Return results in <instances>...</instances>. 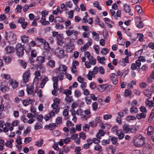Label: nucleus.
<instances>
[{"mask_svg": "<svg viewBox=\"0 0 154 154\" xmlns=\"http://www.w3.org/2000/svg\"><path fill=\"white\" fill-rule=\"evenodd\" d=\"M144 138L141 135H139L134 140V144L137 147H142L144 143Z\"/></svg>", "mask_w": 154, "mask_h": 154, "instance_id": "obj_1", "label": "nucleus"}, {"mask_svg": "<svg viewBox=\"0 0 154 154\" xmlns=\"http://www.w3.org/2000/svg\"><path fill=\"white\" fill-rule=\"evenodd\" d=\"M5 38L8 41L12 42V41L15 40V35L13 33L11 32H7L5 31Z\"/></svg>", "mask_w": 154, "mask_h": 154, "instance_id": "obj_2", "label": "nucleus"}, {"mask_svg": "<svg viewBox=\"0 0 154 154\" xmlns=\"http://www.w3.org/2000/svg\"><path fill=\"white\" fill-rule=\"evenodd\" d=\"M16 54L20 57H22L24 54V49L22 45L17 44L16 46Z\"/></svg>", "mask_w": 154, "mask_h": 154, "instance_id": "obj_3", "label": "nucleus"}, {"mask_svg": "<svg viewBox=\"0 0 154 154\" xmlns=\"http://www.w3.org/2000/svg\"><path fill=\"white\" fill-rule=\"evenodd\" d=\"M31 73L29 69L26 71L23 75V80L24 83L28 82L29 80Z\"/></svg>", "mask_w": 154, "mask_h": 154, "instance_id": "obj_4", "label": "nucleus"}, {"mask_svg": "<svg viewBox=\"0 0 154 154\" xmlns=\"http://www.w3.org/2000/svg\"><path fill=\"white\" fill-rule=\"evenodd\" d=\"M55 54L60 59L64 57V51L60 47H58L55 50Z\"/></svg>", "mask_w": 154, "mask_h": 154, "instance_id": "obj_5", "label": "nucleus"}, {"mask_svg": "<svg viewBox=\"0 0 154 154\" xmlns=\"http://www.w3.org/2000/svg\"><path fill=\"white\" fill-rule=\"evenodd\" d=\"M67 70V67L64 65L61 64L58 68L56 69V72H61L63 74H66Z\"/></svg>", "mask_w": 154, "mask_h": 154, "instance_id": "obj_6", "label": "nucleus"}, {"mask_svg": "<svg viewBox=\"0 0 154 154\" xmlns=\"http://www.w3.org/2000/svg\"><path fill=\"white\" fill-rule=\"evenodd\" d=\"M57 43V44L60 46H62L63 44V34L60 33L58 34L56 37Z\"/></svg>", "mask_w": 154, "mask_h": 154, "instance_id": "obj_7", "label": "nucleus"}, {"mask_svg": "<svg viewBox=\"0 0 154 154\" xmlns=\"http://www.w3.org/2000/svg\"><path fill=\"white\" fill-rule=\"evenodd\" d=\"M110 79L112 83L115 85H117L119 82L117 75L114 73H112L110 75Z\"/></svg>", "mask_w": 154, "mask_h": 154, "instance_id": "obj_8", "label": "nucleus"}, {"mask_svg": "<svg viewBox=\"0 0 154 154\" xmlns=\"http://www.w3.org/2000/svg\"><path fill=\"white\" fill-rule=\"evenodd\" d=\"M60 102V99L57 97H55L54 99V103L52 104L51 106L52 108H59L58 107Z\"/></svg>", "mask_w": 154, "mask_h": 154, "instance_id": "obj_9", "label": "nucleus"}, {"mask_svg": "<svg viewBox=\"0 0 154 154\" xmlns=\"http://www.w3.org/2000/svg\"><path fill=\"white\" fill-rule=\"evenodd\" d=\"M66 35L67 36H69L73 34H74V36L75 37H76V36L78 35V31H77L75 30H67L66 31Z\"/></svg>", "mask_w": 154, "mask_h": 154, "instance_id": "obj_10", "label": "nucleus"}, {"mask_svg": "<svg viewBox=\"0 0 154 154\" xmlns=\"http://www.w3.org/2000/svg\"><path fill=\"white\" fill-rule=\"evenodd\" d=\"M8 83L12 86L13 89L16 88L18 85V83L16 80L12 79H11L9 81Z\"/></svg>", "mask_w": 154, "mask_h": 154, "instance_id": "obj_11", "label": "nucleus"}, {"mask_svg": "<svg viewBox=\"0 0 154 154\" xmlns=\"http://www.w3.org/2000/svg\"><path fill=\"white\" fill-rule=\"evenodd\" d=\"M5 51L7 54H10L13 53L15 51L14 48L12 46H8L5 48Z\"/></svg>", "mask_w": 154, "mask_h": 154, "instance_id": "obj_12", "label": "nucleus"}, {"mask_svg": "<svg viewBox=\"0 0 154 154\" xmlns=\"http://www.w3.org/2000/svg\"><path fill=\"white\" fill-rule=\"evenodd\" d=\"M52 109H53L49 113V115L51 118L52 117H54L55 114H57L60 110V108H52Z\"/></svg>", "mask_w": 154, "mask_h": 154, "instance_id": "obj_13", "label": "nucleus"}, {"mask_svg": "<svg viewBox=\"0 0 154 154\" xmlns=\"http://www.w3.org/2000/svg\"><path fill=\"white\" fill-rule=\"evenodd\" d=\"M32 100L29 98H27L26 99L23 100L22 103L24 106H26L30 103H32Z\"/></svg>", "mask_w": 154, "mask_h": 154, "instance_id": "obj_14", "label": "nucleus"}, {"mask_svg": "<svg viewBox=\"0 0 154 154\" xmlns=\"http://www.w3.org/2000/svg\"><path fill=\"white\" fill-rule=\"evenodd\" d=\"M145 103L146 104V106H148V107L150 108L154 106V100L150 101L148 99L146 100Z\"/></svg>", "mask_w": 154, "mask_h": 154, "instance_id": "obj_15", "label": "nucleus"}, {"mask_svg": "<svg viewBox=\"0 0 154 154\" xmlns=\"http://www.w3.org/2000/svg\"><path fill=\"white\" fill-rule=\"evenodd\" d=\"M104 20L105 23L107 24L109 27L110 28H112V24L114 25V23L113 21L110 20L108 18L106 17L104 18Z\"/></svg>", "mask_w": 154, "mask_h": 154, "instance_id": "obj_16", "label": "nucleus"}, {"mask_svg": "<svg viewBox=\"0 0 154 154\" xmlns=\"http://www.w3.org/2000/svg\"><path fill=\"white\" fill-rule=\"evenodd\" d=\"M124 133H129L130 126L127 124H124L122 127Z\"/></svg>", "mask_w": 154, "mask_h": 154, "instance_id": "obj_17", "label": "nucleus"}, {"mask_svg": "<svg viewBox=\"0 0 154 154\" xmlns=\"http://www.w3.org/2000/svg\"><path fill=\"white\" fill-rule=\"evenodd\" d=\"M95 75L91 71H90L88 72V74L86 75V77L89 80H91L92 78H94Z\"/></svg>", "mask_w": 154, "mask_h": 154, "instance_id": "obj_18", "label": "nucleus"}, {"mask_svg": "<svg viewBox=\"0 0 154 154\" xmlns=\"http://www.w3.org/2000/svg\"><path fill=\"white\" fill-rule=\"evenodd\" d=\"M57 125L55 123L50 124L49 125H46L45 128H47L48 129H49L50 130H52L54 129L56 127ZM47 128H45L46 130H47Z\"/></svg>", "mask_w": 154, "mask_h": 154, "instance_id": "obj_19", "label": "nucleus"}, {"mask_svg": "<svg viewBox=\"0 0 154 154\" xmlns=\"http://www.w3.org/2000/svg\"><path fill=\"white\" fill-rule=\"evenodd\" d=\"M49 80V79L47 77H46L43 79L40 84V87L41 88H42L46 84L47 82Z\"/></svg>", "mask_w": 154, "mask_h": 154, "instance_id": "obj_20", "label": "nucleus"}, {"mask_svg": "<svg viewBox=\"0 0 154 154\" xmlns=\"http://www.w3.org/2000/svg\"><path fill=\"white\" fill-rule=\"evenodd\" d=\"M154 133V128L153 127L149 126L147 128V134L148 135H152Z\"/></svg>", "mask_w": 154, "mask_h": 154, "instance_id": "obj_21", "label": "nucleus"}, {"mask_svg": "<svg viewBox=\"0 0 154 154\" xmlns=\"http://www.w3.org/2000/svg\"><path fill=\"white\" fill-rule=\"evenodd\" d=\"M116 134L118 136L119 140L122 139L125 136L124 134L121 130L118 131V132L116 133Z\"/></svg>", "mask_w": 154, "mask_h": 154, "instance_id": "obj_22", "label": "nucleus"}, {"mask_svg": "<svg viewBox=\"0 0 154 154\" xmlns=\"http://www.w3.org/2000/svg\"><path fill=\"white\" fill-rule=\"evenodd\" d=\"M146 114L144 113H141L137 114L136 117L138 119H140L142 118L144 119L146 118Z\"/></svg>", "mask_w": 154, "mask_h": 154, "instance_id": "obj_23", "label": "nucleus"}, {"mask_svg": "<svg viewBox=\"0 0 154 154\" xmlns=\"http://www.w3.org/2000/svg\"><path fill=\"white\" fill-rule=\"evenodd\" d=\"M124 10L127 13H129L131 12V9L129 6L126 4L123 5Z\"/></svg>", "mask_w": 154, "mask_h": 154, "instance_id": "obj_24", "label": "nucleus"}, {"mask_svg": "<svg viewBox=\"0 0 154 154\" xmlns=\"http://www.w3.org/2000/svg\"><path fill=\"white\" fill-rule=\"evenodd\" d=\"M34 89V86L33 85L28 86L27 88V92L28 94H32Z\"/></svg>", "mask_w": 154, "mask_h": 154, "instance_id": "obj_25", "label": "nucleus"}, {"mask_svg": "<svg viewBox=\"0 0 154 154\" xmlns=\"http://www.w3.org/2000/svg\"><path fill=\"white\" fill-rule=\"evenodd\" d=\"M45 17L42 16L40 22L43 25H48L50 23L48 21H46Z\"/></svg>", "mask_w": 154, "mask_h": 154, "instance_id": "obj_26", "label": "nucleus"}, {"mask_svg": "<svg viewBox=\"0 0 154 154\" xmlns=\"http://www.w3.org/2000/svg\"><path fill=\"white\" fill-rule=\"evenodd\" d=\"M63 114L64 117L65 119L66 120L69 118V112L67 109H65L63 111Z\"/></svg>", "mask_w": 154, "mask_h": 154, "instance_id": "obj_27", "label": "nucleus"}, {"mask_svg": "<svg viewBox=\"0 0 154 154\" xmlns=\"http://www.w3.org/2000/svg\"><path fill=\"white\" fill-rule=\"evenodd\" d=\"M144 94L146 97L148 98L151 97L152 93L149 90L146 89L145 90L143 91Z\"/></svg>", "mask_w": 154, "mask_h": 154, "instance_id": "obj_28", "label": "nucleus"}, {"mask_svg": "<svg viewBox=\"0 0 154 154\" xmlns=\"http://www.w3.org/2000/svg\"><path fill=\"white\" fill-rule=\"evenodd\" d=\"M92 38L96 41H98L99 38V34L95 32H92Z\"/></svg>", "mask_w": 154, "mask_h": 154, "instance_id": "obj_29", "label": "nucleus"}, {"mask_svg": "<svg viewBox=\"0 0 154 154\" xmlns=\"http://www.w3.org/2000/svg\"><path fill=\"white\" fill-rule=\"evenodd\" d=\"M36 61L39 63H43L45 61V57L41 56H38L37 57Z\"/></svg>", "mask_w": 154, "mask_h": 154, "instance_id": "obj_30", "label": "nucleus"}, {"mask_svg": "<svg viewBox=\"0 0 154 154\" xmlns=\"http://www.w3.org/2000/svg\"><path fill=\"white\" fill-rule=\"evenodd\" d=\"M136 24L137 27L139 28H141L143 27V24L142 22L140 21L139 20H137L136 22Z\"/></svg>", "mask_w": 154, "mask_h": 154, "instance_id": "obj_31", "label": "nucleus"}, {"mask_svg": "<svg viewBox=\"0 0 154 154\" xmlns=\"http://www.w3.org/2000/svg\"><path fill=\"white\" fill-rule=\"evenodd\" d=\"M14 140L11 139L10 140L7 141L6 142L5 145L7 146L10 148H11L13 146L12 143L14 142Z\"/></svg>", "mask_w": 154, "mask_h": 154, "instance_id": "obj_32", "label": "nucleus"}, {"mask_svg": "<svg viewBox=\"0 0 154 154\" xmlns=\"http://www.w3.org/2000/svg\"><path fill=\"white\" fill-rule=\"evenodd\" d=\"M110 141L111 140L112 143L113 144H116L118 141V138L116 137H112L111 136L109 137Z\"/></svg>", "mask_w": 154, "mask_h": 154, "instance_id": "obj_33", "label": "nucleus"}, {"mask_svg": "<svg viewBox=\"0 0 154 154\" xmlns=\"http://www.w3.org/2000/svg\"><path fill=\"white\" fill-rule=\"evenodd\" d=\"M63 21V19L60 17H57L54 19V22L56 24L59 23Z\"/></svg>", "mask_w": 154, "mask_h": 154, "instance_id": "obj_34", "label": "nucleus"}, {"mask_svg": "<svg viewBox=\"0 0 154 154\" xmlns=\"http://www.w3.org/2000/svg\"><path fill=\"white\" fill-rule=\"evenodd\" d=\"M138 112V109L137 108L135 107L134 106H132V107L130 108V112L131 113H137Z\"/></svg>", "mask_w": 154, "mask_h": 154, "instance_id": "obj_35", "label": "nucleus"}, {"mask_svg": "<svg viewBox=\"0 0 154 154\" xmlns=\"http://www.w3.org/2000/svg\"><path fill=\"white\" fill-rule=\"evenodd\" d=\"M44 49L45 50H49L51 48L49 46V44L46 41L43 44Z\"/></svg>", "mask_w": 154, "mask_h": 154, "instance_id": "obj_36", "label": "nucleus"}, {"mask_svg": "<svg viewBox=\"0 0 154 154\" xmlns=\"http://www.w3.org/2000/svg\"><path fill=\"white\" fill-rule=\"evenodd\" d=\"M65 100L67 102H71L73 101L72 96L70 95L66 96Z\"/></svg>", "mask_w": 154, "mask_h": 154, "instance_id": "obj_37", "label": "nucleus"}, {"mask_svg": "<svg viewBox=\"0 0 154 154\" xmlns=\"http://www.w3.org/2000/svg\"><path fill=\"white\" fill-rule=\"evenodd\" d=\"M132 93V91L128 89H125V91L124 95L125 97L130 96L131 95Z\"/></svg>", "mask_w": 154, "mask_h": 154, "instance_id": "obj_38", "label": "nucleus"}, {"mask_svg": "<svg viewBox=\"0 0 154 154\" xmlns=\"http://www.w3.org/2000/svg\"><path fill=\"white\" fill-rule=\"evenodd\" d=\"M35 41L38 42H40L42 44H44L45 42V40L44 39L40 37H38L35 38Z\"/></svg>", "mask_w": 154, "mask_h": 154, "instance_id": "obj_39", "label": "nucleus"}, {"mask_svg": "<svg viewBox=\"0 0 154 154\" xmlns=\"http://www.w3.org/2000/svg\"><path fill=\"white\" fill-rule=\"evenodd\" d=\"M59 12L60 13H61L62 11V10H61L59 6H57V8L53 12V14L56 15H57V14Z\"/></svg>", "mask_w": 154, "mask_h": 154, "instance_id": "obj_40", "label": "nucleus"}, {"mask_svg": "<svg viewBox=\"0 0 154 154\" xmlns=\"http://www.w3.org/2000/svg\"><path fill=\"white\" fill-rule=\"evenodd\" d=\"M38 70L39 69V71L40 72L44 73L45 71V68L42 65L39 66L38 67Z\"/></svg>", "mask_w": 154, "mask_h": 154, "instance_id": "obj_41", "label": "nucleus"}, {"mask_svg": "<svg viewBox=\"0 0 154 154\" xmlns=\"http://www.w3.org/2000/svg\"><path fill=\"white\" fill-rule=\"evenodd\" d=\"M82 95L81 91L78 90H76L74 92V96L76 97H79Z\"/></svg>", "mask_w": 154, "mask_h": 154, "instance_id": "obj_42", "label": "nucleus"}, {"mask_svg": "<svg viewBox=\"0 0 154 154\" xmlns=\"http://www.w3.org/2000/svg\"><path fill=\"white\" fill-rule=\"evenodd\" d=\"M94 149L96 151H98L100 152H101L102 151V149L101 146L98 144L96 145L94 147Z\"/></svg>", "mask_w": 154, "mask_h": 154, "instance_id": "obj_43", "label": "nucleus"}, {"mask_svg": "<svg viewBox=\"0 0 154 154\" xmlns=\"http://www.w3.org/2000/svg\"><path fill=\"white\" fill-rule=\"evenodd\" d=\"M106 84L102 85L99 86L98 89L99 91L100 92H102L105 90L106 88L107 87L106 86Z\"/></svg>", "mask_w": 154, "mask_h": 154, "instance_id": "obj_44", "label": "nucleus"}, {"mask_svg": "<svg viewBox=\"0 0 154 154\" xmlns=\"http://www.w3.org/2000/svg\"><path fill=\"white\" fill-rule=\"evenodd\" d=\"M76 114V112L75 110H73V111H72L71 114L73 116L72 120L75 122H76L77 120V118L75 116Z\"/></svg>", "mask_w": 154, "mask_h": 154, "instance_id": "obj_45", "label": "nucleus"}, {"mask_svg": "<svg viewBox=\"0 0 154 154\" xmlns=\"http://www.w3.org/2000/svg\"><path fill=\"white\" fill-rule=\"evenodd\" d=\"M81 118L82 120L85 121L87 120L88 119L90 118V116L85 114H84V113L83 112V114L81 116Z\"/></svg>", "mask_w": 154, "mask_h": 154, "instance_id": "obj_46", "label": "nucleus"}, {"mask_svg": "<svg viewBox=\"0 0 154 154\" xmlns=\"http://www.w3.org/2000/svg\"><path fill=\"white\" fill-rule=\"evenodd\" d=\"M109 52V50L106 48H103L100 51L101 53L103 55H105Z\"/></svg>", "mask_w": 154, "mask_h": 154, "instance_id": "obj_47", "label": "nucleus"}, {"mask_svg": "<svg viewBox=\"0 0 154 154\" xmlns=\"http://www.w3.org/2000/svg\"><path fill=\"white\" fill-rule=\"evenodd\" d=\"M102 144L103 145H106L107 144H109L110 143V139H109V137L108 139L107 140H103L102 141Z\"/></svg>", "mask_w": 154, "mask_h": 154, "instance_id": "obj_48", "label": "nucleus"}, {"mask_svg": "<svg viewBox=\"0 0 154 154\" xmlns=\"http://www.w3.org/2000/svg\"><path fill=\"white\" fill-rule=\"evenodd\" d=\"M36 29L31 28L29 29L27 31V33H29L30 34H33L36 32Z\"/></svg>", "mask_w": 154, "mask_h": 154, "instance_id": "obj_49", "label": "nucleus"}, {"mask_svg": "<svg viewBox=\"0 0 154 154\" xmlns=\"http://www.w3.org/2000/svg\"><path fill=\"white\" fill-rule=\"evenodd\" d=\"M89 125L91 127H94L96 126L97 125V122L94 121H93L90 122L89 123Z\"/></svg>", "mask_w": 154, "mask_h": 154, "instance_id": "obj_50", "label": "nucleus"}, {"mask_svg": "<svg viewBox=\"0 0 154 154\" xmlns=\"http://www.w3.org/2000/svg\"><path fill=\"white\" fill-rule=\"evenodd\" d=\"M19 61L20 62L21 65L22 66V67L23 68L25 69L27 66L26 63L22 60H19Z\"/></svg>", "mask_w": 154, "mask_h": 154, "instance_id": "obj_51", "label": "nucleus"}, {"mask_svg": "<svg viewBox=\"0 0 154 154\" xmlns=\"http://www.w3.org/2000/svg\"><path fill=\"white\" fill-rule=\"evenodd\" d=\"M23 7L22 6L18 5L17 6L15 9V11L16 12H20L21 11Z\"/></svg>", "mask_w": 154, "mask_h": 154, "instance_id": "obj_52", "label": "nucleus"}, {"mask_svg": "<svg viewBox=\"0 0 154 154\" xmlns=\"http://www.w3.org/2000/svg\"><path fill=\"white\" fill-rule=\"evenodd\" d=\"M1 76L3 79L6 80H8L11 78L10 75L8 74H2Z\"/></svg>", "mask_w": 154, "mask_h": 154, "instance_id": "obj_53", "label": "nucleus"}, {"mask_svg": "<svg viewBox=\"0 0 154 154\" xmlns=\"http://www.w3.org/2000/svg\"><path fill=\"white\" fill-rule=\"evenodd\" d=\"M94 6V7L97 8L98 10H101V7L100 6L99 3L97 1H95L94 2L93 4Z\"/></svg>", "mask_w": 154, "mask_h": 154, "instance_id": "obj_54", "label": "nucleus"}, {"mask_svg": "<svg viewBox=\"0 0 154 154\" xmlns=\"http://www.w3.org/2000/svg\"><path fill=\"white\" fill-rule=\"evenodd\" d=\"M28 37L25 35L22 36L21 37L22 41L24 43L27 42L28 41Z\"/></svg>", "mask_w": 154, "mask_h": 154, "instance_id": "obj_55", "label": "nucleus"}, {"mask_svg": "<svg viewBox=\"0 0 154 154\" xmlns=\"http://www.w3.org/2000/svg\"><path fill=\"white\" fill-rule=\"evenodd\" d=\"M63 93L66 94V96L70 95L72 94V91L71 90L66 89L63 91Z\"/></svg>", "mask_w": 154, "mask_h": 154, "instance_id": "obj_56", "label": "nucleus"}, {"mask_svg": "<svg viewBox=\"0 0 154 154\" xmlns=\"http://www.w3.org/2000/svg\"><path fill=\"white\" fill-rule=\"evenodd\" d=\"M4 141L3 140H0V151H2L4 149Z\"/></svg>", "mask_w": 154, "mask_h": 154, "instance_id": "obj_57", "label": "nucleus"}, {"mask_svg": "<svg viewBox=\"0 0 154 154\" xmlns=\"http://www.w3.org/2000/svg\"><path fill=\"white\" fill-rule=\"evenodd\" d=\"M92 106L94 110H96L98 107V103L96 102H93L92 104Z\"/></svg>", "mask_w": 154, "mask_h": 154, "instance_id": "obj_58", "label": "nucleus"}, {"mask_svg": "<svg viewBox=\"0 0 154 154\" xmlns=\"http://www.w3.org/2000/svg\"><path fill=\"white\" fill-rule=\"evenodd\" d=\"M42 128V126L41 124L37 123L34 126V129L35 130H38L41 129Z\"/></svg>", "mask_w": 154, "mask_h": 154, "instance_id": "obj_59", "label": "nucleus"}, {"mask_svg": "<svg viewBox=\"0 0 154 154\" xmlns=\"http://www.w3.org/2000/svg\"><path fill=\"white\" fill-rule=\"evenodd\" d=\"M66 46L70 47L72 48H75V45L72 42L71 40H69V42H67L66 44Z\"/></svg>", "mask_w": 154, "mask_h": 154, "instance_id": "obj_60", "label": "nucleus"}, {"mask_svg": "<svg viewBox=\"0 0 154 154\" xmlns=\"http://www.w3.org/2000/svg\"><path fill=\"white\" fill-rule=\"evenodd\" d=\"M137 129L136 127H130V131L129 133H134L137 131Z\"/></svg>", "mask_w": 154, "mask_h": 154, "instance_id": "obj_61", "label": "nucleus"}, {"mask_svg": "<svg viewBox=\"0 0 154 154\" xmlns=\"http://www.w3.org/2000/svg\"><path fill=\"white\" fill-rule=\"evenodd\" d=\"M135 8L137 12L140 14H141L142 13V10L140 6L137 5L135 7Z\"/></svg>", "mask_w": 154, "mask_h": 154, "instance_id": "obj_62", "label": "nucleus"}, {"mask_svg": "<svg viewBox=\"0 0 154 154\" xmlns=\"http://www.w3.org/2000/svg\"><path fill=\"white\" fill-rule=\"evenodd\" d=\"M88 60L90 62L91 64L93 65L95 64L96 63V60L93 58V56L92 57V58L91 57V58H90Z\"/></svg>", "mask_w": 154, "mask_h": 154, "instance_id": "obj_63", "label": "nucleus"}, {"mask_svg": "<svg viewBox=\"0 0 154 154\" xmlns=\"http://www.w3.org/2000/svg\"><path fill=\"white\" fill-rule=\"evenodd\" d=\"M55 61L54 60H51L49 62L48 65L50 67L53 68L55 66Z\"/></svg>", "mask_w": 154, "mask_h": 154, "instance_id": "obj_64", "label": "nucleus"}]
</instances>
